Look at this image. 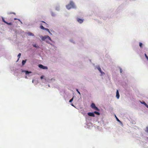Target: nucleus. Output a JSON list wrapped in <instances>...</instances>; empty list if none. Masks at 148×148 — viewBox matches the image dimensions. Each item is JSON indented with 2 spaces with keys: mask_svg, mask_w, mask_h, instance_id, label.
I'll return each instance as SVG.
<instances>
[{
  "mask_svg": "<svg viewBox=\"0 0 148 148\" xmlns=\"http://www.w3.org/2000/svg\"><path fill=\"white\" fill-rule=\"evenodd\" d=\"M42 40L45 41L47 43H49L50 41H51V38L49 36H46L42 37Z\"/></svg>",
  "mask_w": 148,
  "mask_h": 148,
  "instance_id": "obj_2",
  "label": "nucleus"
},
{
  "mask_svg": "<svg viewBox=\"0 0 148 148\" xmlns=\"http://www.w3.org/2000/svg\"><path fill=\"white\" fill-rule=\"evenodd\" d=\"M122 69H120V72L121 73H122Z\"/></svg>",
  "mask_w": 148,
  "mask_h": 148,
  "instance_id": "obj_30",
  "label": "nucleus"
},
{
  "mask_svg": "<svg viewBox=\"0 0 148 148\" xmlns=\"http://www.w3.org/2000/svg\"><path fill=\"white\" fill-rule=\"evenodd\" d=\"M94 114H95L97 115H99L100 114V113L99 112H97V111H95L94 112Z\"/></svg>",
  "mask_w": 148,
  "mask_h": 148,
  "instance_id": "obj_13",
  "label": "nucleus"
},
{
  "mask_svg": "<svg viewBox=\"0 0 148 148\" xmlns=\"http://www.w3.org/2000/svg\"><path fill=\"white\" fill-rule=\"evenodd\" d=\"M45 30H46L47 31L49 32H50L49 29H48L45 28Z\"/></svg>",
  "mask_w": 148,
  "mask_h": 148,
  "instance_id": "obj_23",
  "label": "nucleus"
},
{
  "mask_svg": "<svg viewBox=\"0 0 148 148\" xmlns=\"http://www.w3.org/2000/svg\"><path fill=\"white\" fill-rule=\"evenodd\" d=\"M88 114L90 116L94 117L95 116L94 113L92 112H88Z\"/></svg>",
  "mask_w": 148,
  "mask_h": 148,
  "instance_id": "obj_6",
  "label": "nucleus"
},
{
  "mask_svg": "<svg viewBox=\"0 0 148 148\" xmlns=\"http://www.w3.org/2000/svg\"><path fill=\"white\" fill-rule=\"evenodd\" d=\"M40 28L41 29H43V30H45V28L44 27H43V26H42V25H41V26H40Z\"/></svg>",
  "mask_w": 148,
  "mask_h": 148,
  "instance_id": "obj_14",
  "label": "nucleus"
},
{
  "mask_svg": "<svg viewBox=\"0 0 148 148\" xmlns=\"http://www.w3.org/2000/svg\"><path fill=\"white\" fill-rule=\"evenodd\" d=\"M26 60H23L22 61V64L23 65H24L25 64V63L26 62Z\"/></svg>",
  "mask_w": 148,
  "mask_h": 148,
  "instance_id": "obj_11",
  "label": "nucleus"
},
{
  "mask_svg": "<svg viewBox=\"0 0 148 148\" xmlns=\"http://www.w3.org/2000/svg\"><path fill=\"white\" fill-rule=\"evenodd\" d=\"M27 34L30 36H34V34L31 32H28Z\"/></svg>",
  "mask_w": 148,
  "mask_h": 148,
  "instance_id": "obj_10",
  "label": "nucleus"
},
{
  "mask_svg": "<svg viewBox=\"0 0 148 148\" xmlns=\"http://www.w3.org/2000/svg\"><path fill=\"white\" fill-rule=\"evenodd\" d=\"M141 103L142 104L145 105L146 106H147V104L144 101L141 102Z\"/></svg>",
  "mask_w": 148,
  "mask_h": 148,
  "instance_id": "obj_12",
  "label": "nucleus"
},
{
  "mask_svg": "<svg viewBox=\"0 0 148 148\" xmlns=\"http://www.w3.org/2000/svg\"><path fill=\"white\" fill-rule=\"evenodd\" d=\"M146 107L148 108V105H147V106Z\"/></svg>",
  "mask_w": 148,
  "mask_h": 148,
  "instance_id": "obj_31",
  "label": "nucleus"
},
{
  "mask_svg": "<svg viewBox=\"0 0 148 148\" xmlns=\"http://www.w3.org/2000/svg\"><path fill=\"white\" fill-rule=\"evenodd\" d=\"M91 107L92 108H93L95 110L97 111H99V109L95 106V104L94 103H92L91 105Z\"/></svg>",
  "mask_w": 148,
  "mask_h": 148,
  "instance_id": "obj_3",
  "label": "nucleus"
},
{
  "mask_svg": "<svg viewBox=\"0 0 148 148\" xmlns=\"http://www.w3.org/2000/svg\"><path fill=\"white\" fill-rule=\"evenodd\" d=\"M115 116V117H116V119L117 121L119 122H120L121 121L119 119L117 118V117L116 116Z\"/></svg>",
  "mask_w": 148,
  "mask_h": 148,
  "instance_id": "obj_22",
  "label": "nucleus"
},
{
  "mask_svg": "<svg viewBox=\"0 0 148 148\" xmlns=\"http://www.w3.org/2000/svg\"><path fill=\"white\" fill-rule=\"evenodd\" d=\"M43 78V76H41V77H40V78L41 79H42Z\"/></svg>",
  "mask_w": 148,
  "mask_h": 148,
  "instance_id": "obj_29",
  "label": "nucleus"
},
{
  "mask_svg": "<svg viewBox=\"0 0 148 148\" xmlns=\"http://www.w3.org/2000/svg\"><path fill=\"white\" fill-rule=\"evenodd\" d=\"M21 55V53H19L18 54V58H19Z\"/></svg>",
  "mask_w": 148,
  "mask_h": 148,
  "instance_id": "obj_24",
  "label": "nucleus"
},
{
  "mask_svg": "<svg viewBox=\"0 0 148 148\" xmlns=\"http://www.w3.org/2000/svg\"><path fill=\"white\" fill-rule=\"evenodd\" d=\"M38 66L39 68L42 69H48V67L46 66H43L42 64H39L38 65Z\"/></svg>",
  "mask_w": 148,
  "mask_h": 148,
  "instance_id": "obj_4",
  "label": "nucleus"
},
{
  "mask_svg": "<svg viewBox=\"0 0 148 148\" xmlns=\"http://www.w3.org/2000/svg\"><path fill=\"white\" fill-rule=\"evenodd\" d=\"M73 98H72L70 100H69V102H71L72 101H73Z\"/></svg>",
  "mask_w": 148,
  "mask_h": 148,
  "instance_id": "obj_25",
  "label": "nucleus"
},
{
  "mask_svg": "<svg viewBox=\"0 0 148 148\" xmlns=\"http://www.w3.org/2000/svg\"><path fill=\"white\" fill-rule=\"evenodd\" d=\"M77 21L79 23H82L83 21V20L82 19H80L79 18H77Z\"/></svg>",
  "mask_w": 148,
  "mask_h": 148,
  "instance_id": "obj_5",
  "label": "nucleus"
},
{
  "mask_svg": "<svg viewBox=\"0 0 148 148\" xmlns=\"http://www.w3.org/2000/svg\"><path fill=\"white\" fill-rule=\"evenodd\" d=\"M6 23L9 25H12V23H8L7 22Z\"/></svg>",
  "mask_w": 148,
  "mask_h": 148,
  "instance_id": "obj_17",
  "label": "nucleus"
},
{
  "mask_svg": "<svg viewBox=\"0 0 148 148\" xmlns=\"http://www.w3.org/2000/svg\"><path fill=\"white\" fill-rule=\"evenodd\" d=\"M145 132L147 133H148V127H146Z\"/></svg>",
  "mask_w": 148,
  "mask_h": 148,
  "instance_id": "obj_21",
  "label": "nucleus"
},
{
  "mask_svg": "<svg viewBox=\"0 0 148 148\" xmlns=\"http://www.w3.org/2000/svg\"><path fill=\"white\" fill-rule=\"evenodd\" d=\"M76 91L80 95L81 93L80 92L78 91V89H76Z\"/></svg>",
  "mask_w": 148,
  "mask_h": 148,
  "instance_id": "obj_27",
  "label": "nucleus"
},
{
  "mask_svg": "<svg viewBox=\"0 0 148 148\" xmlns=\"http://www.w3.org/2000/svg\"><path fill=\"white\" fill-rule=\"evenodd\" d=\"M15 14V13L14 12H9L8 13V14Z\"/></svg>",
  "mask_w": 148,
  "mask_h": 148,
  "instance_id": "obj_16",
  "label": "nucleus"
},
{
  "mask_svg": "<svg viewBox=\"0 0 148 148\" xmlns=\"http://www.w3.org/2000/svg\"><path fill=\"white\" fill-rule=\"evenodd\" d=\"M2 20H3V22L5 23H6L7 22H6V21H5V20L3 18H2Z\"/></svg>",
  "mask_w": 148,
  "mask_h": 148,
  "instance_id": "obj_26",
  "label": "nucleus"
},
{
  "mask_svg": "<svg viewBox=\"0 0 148 148\" xmlns=\"http://www.w3.org/2000/svg\"><path fill=\"white\" fill-rule=\"evenodd\" d=\"M23 71L25 72V74L26 75L28 74L29 73H32L31 72H29V71Z\"/></svg>",
  "mask_w": 148,
  "mask_h": 148,
  "instance_id": "obj_9",
  "label": "nucleus"
},
{
  "mask_svg": "<svg viewBox=\"0 0 148 148\" xmlns=\"http://www.w3.org/2000/svg\"><path fill=\"white\" fill-rule=\"evenodd\" d=\"M145 56L146 57V58L147 59V60L148 61V56H147V55H146V53H145Z\"/></svg>",
  "mask_w": 148,
  "mask_h": 148,
  "instance_id": "obj_19",
  "label": "nucleus"
},
{
  "mask_svg": "<svg viewBox=\"0 0 148 148\" xmlns=\"http://www.w3.org/2000/svg\"><path fill=\"white\" fill-rule=\"evenodd\" d=\"M139 46L140 47V48H142V45H143V44L141 42H140L139 43Z\"/></svg>",
  "mask_w": 148,
  "mask_h": 148,
  "instance_id": "obj_15",
  "label": "nucleus"
},
{
  "mask_svg": "<svg viewBox=\"0 0 148 148\" xmlns=\"http://www.w3.org/2000/svg\"><path fill=\"white\" fill-rule=\"evenodd\" d=\"M71 105L73 106H74V105L73 104H71Z\"/></svg>",
  "mask_w": 148,
  "mask_h": 148,
  "instance_id": "obj_32",
  "label": "nucleus"
},
{
  "mask_svg": "<svg viewBox=\"0 0 148 148\" xmlns=\"http://www.w3.org/2000/svg\"><path fill=\"white\" fill-rule=\"evenodd\" d=\"M98 70L100 71V72L102 74H104V73L101 70V68L99 66H98L97 68Z\"/></svg>",
  "mask_w": 148,
  "mask_h": 148,
  "instance_id": "obj_8",
  "label": "nucleus"
},
{
  "mask_svg": "<svg viewBox=\"0 0 148 148\" xmlns=\"http://www.w3.org/2000/svg\"><path fill=\"white\" fill-rule=\"evenodd\" d=\"M14 20H18L19 21H20V20L19 19H17V18H14Z\"/></svg>",
  "mask_w": 148,
  "mask_h": 148,
  "instance_id": "obj_28",
  "label": "nucleus"
},
{
  "mask_svg": "<svg viewBox=\"0 0 148 148\" xmlns=\"http://www.w3.org/2000/svg\"><path fill=\"white\" fill-rule=\"evenodd\" d=\"M145 56L146 57V58L147 59V60L148 61V56H147V55H146V53H145Z\"/></svg>",
  "mask_w": 148,
  "mask_h": 148,
  "instance_id": "obj_18",
  "label": "nucleus"
},
{
  "mask_svg": "<svg viewBox=\"0 0 148 148\" xmlns=\"http://www.w3.org/2000/svg\"><path fill=\"white\" fill-rule=\"evenodd\" d=\"M42 22H43V23H45V22H44V21H42Z\"/></svg>",
  "mask_w": 148,
  "mask_h": 148,
  "instance_id": "obj_33",
  "label": "nucleus"
},
{
  "mask_svg": "<svg viewBox=\"0 0 148 148\" xmlns=\"http://www.w3.org/2000/svg\"><path fill=\"white\" fill-rule=\"evenodd\" d=\"M116 97L118 99L119 98L120 95L118 90H117L116 91Z\"/></svg>",
  "mask_w": 148,
  "mask_h": 148,
  "instance_id": "obj_7",
  "label": "nucleus"
},
{
  "mask_svg": "<svg viewBox=\"0 0 148 148\" xmlns=\"http://www.w3.org/2000/svg\"><path fill=\"white\" fill-rule=\"evenodd\" d=\"M66 8L68 10L70 9L71 8H75L74 4L73 2L71 1L70 3L66 6Z\"/></svg>",
  "mask_w": 148,
  "mask_h": 148,
  "instance_id": "obj_1",
  "label": "nucleus"
},
{
  "mask_svg": "<svg viewBox=\"0 0 148 148\" xmlns=\"http://www.w3.org/2000/svg\"><path fill=\"white\" fill-rule=\"evenodd\" d=\"M33 46L34 47H35L36 48L39 47V46H37L36 44H34V45H33Z\"/></svg>",
  "mask_w": 148,
  "mask_h": 148,
  "instance_id": "obj_20",
  "label": "nucleus"
}]
</instances>
